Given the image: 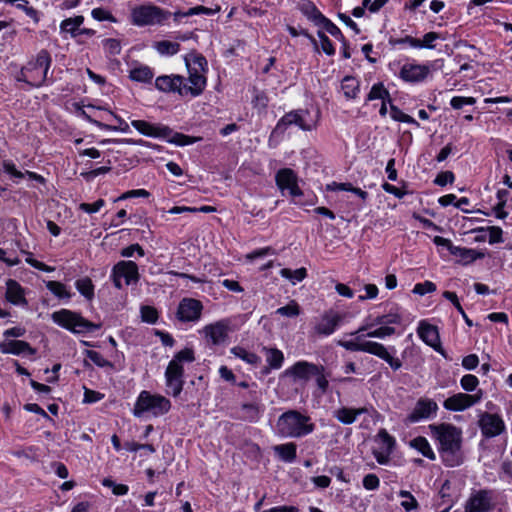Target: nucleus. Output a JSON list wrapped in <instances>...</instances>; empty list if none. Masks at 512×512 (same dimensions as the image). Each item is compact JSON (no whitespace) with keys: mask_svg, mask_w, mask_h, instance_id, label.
<instances>
[{"mask_svg":"<svg viewBox=\"0 0 512 512\" xmlns=\"http://www.w3.org/2000/svg\"><path fill=\"white\" fill-rule=\"evenodd\" d=\"M432 438L437 442V449L443 463L455 467L461 463L462 431L450 423L429 425Z\"/></svg>","mask_w":512,"mask_h":512,"instance_id":"obj_1","label":"nucleus"},{"mask_svg":"<svg viewBox=\"0 0 512 512\" xmlns=\"http://www.w3.org/2000/svg\"><path fill=\"white\" fill-rule=\"evenodd\" d=\"M315 430L311 417L299 410L290 409L282 413L275 424V434L281 438L299 439Z\"/></svg>","mask_w":512,"mask_h":512,"instance_id":"obj_2","label":"nucleus"},{"mask_svg":"<svg viewBox=\"0 0 512 512\" xmlns=\"http://www.w3.org/2000/svg\"><path fill=\"white\" fill-rule=\"evenodd\" d=\"M366 330H368V326H361L356 332L351 334L356 335L354 339L340 342V345L349 351H360L377 356L387 362L394 371L399 370L402 367L401 360L393 357L383 344L365 339L363 332Z\"/></svg>","mask_w":512,"mask_h":512,"instance_id":"obj_3","label":"nucleus"},{"mask_svg":"<svg viewBox=\"0 0 512 512\" xmlns=\"http://www.w3.org/2000/svg\"><path fill=\"white\" fill-rule=\"evenodd\" d=\"M131 125L142 135L164 139L171 144L177 146H187L196 143L201 138L191 137L179 132H174L170 127L163 124H153L145 120H133Z\"/></svg>","mask_w":512,"mask_h":512,"instance_id":"obj_4","label":"nucleus"},{"mask_svg":"<svg viewBox=\"0 0 512 512\" xmlns=\"http://www.w3.org/2000/svg\"><path fill=\"white\" fill-rule=\"evenodd\" d=\"M51 64L52 58L50 53L42 49L38 52L34 60L29 61L26 66L20 70L17 75V80L25 82L31 87H41L47 79Z\"/></svg>","mask_w":512,"mask_h":512,"instance_id":"obj_5","label":"nucleus"},{"mask_svg":"<svg viewBox=\"0 0 512 512\" xmlns=\"http://www.w3.org/2000/svg\"><path fill=\"white\" fill-rule=\"evenodd\" d=\"M51 319L58 326L74 334L92 332L98 330L101 326L100 324L90 322L82 317L81 314L69 309H60L53 312L51 314Z\"/></svg>","mask_w":512,"mask_h":512,"instance_id":"obj_6","label":"nucleus"},{"mask_svg":"<svg viewBox=\"0 0 512 512\" xmlns=\"http://www.w3.org/2000/svg\"><path fill=\"white\" fill-rule=\"evenodd\" d=\"M171 408L170 401L159 394H151L148 391H142L134 406V415L140 417L144 413H151L153 416L166 414Z\"/></svg>","mask_w":512,"mask_h":512,"instance_id":"obj_7","label":"nucleus"},{"mask_svg":"<svg viewBox=\"0 0 512 512\" xmlns=\"http://www.w3.org/2000/svg\"><path fill=\"white\" fill-rule=\"evenodd\" d=\"M171 13L158 6L148 4L140 5L131 10V23L135 26H154L162 25Z\"/></svg>","mask_w":512,"mask_h":512,"instance_id":"obj_8","label":"nucleus"},{"mask_svg":"<svg viewBox=\"0 0 512 512\" xmlns=\"http://www.w3.org/2000/svg\"><path fill=\"white\" fill-rule=\"evenodd\" d=\"M307 116H309V111L304 109L292 110L286 113L278 120L273 134H282L292 125L299 127L303 131H311L314 128V124L307 122Z\"/></svg>","mask_w":512,"mask_h":512,"instance_id":"obj_9","label":"nucleus"},{"mask_svg":"<svg viewBox=\"0 0 512 512\" xmlns=\"http://www.w3.org/2000/svg\"><path fill=\"white\" fill-rule=\"evenodd\" d=\"M493 508V491L489 489L473 491L464 504V512H490Z\"/></svg>","mask_w":512,"mask_h":512,"instance_id":"obj_10","label":"nucleus"},{"mask_svg":"<svg viewBox=\"0 0 512 512\" xmlns=\"http://www.w3.org/2000/svg\"><path fill=\"white\" fill-rule=\"evenodd\" d=\"M203 311L201 301L194 298H183L177 308L176 318L183 323L197 322Z\"/></svg>","mask_w":512,"mask_h":512,"instance_id":"obj_11","label":"nucleus"},{"mask_svg":"<svg viewBox=\"0 0 512 512\" xmlns=\"http://www.w3.org/2000/svg\"><path fill=\"white\" fill-rule=\"evenodd\" d=\"M166 392L173 397L181 394L184 386V367L183 365L168 363L165 371Z\"/></svg>","mask_w":512,"mask_h":512,"instance_id":"obj_12","label":"nucleus"},{"mask_svg":"<svg viewBox=\"0 0 512 512\" xmlns=\"http://www.w3.org/2000/svg\"><path fill=\"white\" fill-rule=\"evenodd\" d=\"M230 321L228 319H222L214 323L204 326L199 333L213 345H220L228 337L230 330Z\"/></svg>","mask_w":512,"mask_h":512,"instance_id":"obj_13","label":"nucleus"},{"mask_svg":"<svg viewBox=\"0 0 512 512\" xmlns=\"http://www.w3.org/2000/svg\"><path fill=\"white\" fill-rule=\"evenodd\" d=\"M438 411L437 403L430 398L421 397L417 400L413 410L408 414L407 421L417 423L435 417Z\"/></svg>","mask_w":512,"mask_h":512,"instance_id":"obj_14","label":"nucleus"},{"mask_svg":"<svg viewBox=\"0 0 512 512\" xmlns=\"http://www.w3.org/2000/svg\"><path fill=\"white\" fill-rule=\"evenodd\" d=\"M275 182L282 194L287 190L292 197L301 196L303 193L298 186V177L290 168H282L275 175Z\"/></svg>","mask_w":512,"mask_h":512,"instance_id":"obj_15","label":"nucleus"},{"mask_svg":"<svg viewBox=\"0 0 512 512\" xmlns=\"http://www.w3.org/2000/svg\"><path fill=\"white\" fill-rule=\"evenodd\" d=\"M483 392L478 390L476 394L470 395L466 393H457L448 397L443 406L449 411H464L475 404L479 403L482 399Z\"/></svg>","mask_w":512,"mask_h":512,"instance_id":"obj_16","label":"nucleus"},{"mask_svg":"<svg viewBox=\"0 0 512 512\" xmlns=\"http://www.w3.org/2000/svg\"><path fill=\"white\" fill-rule=\"evenodd\" d=\"M478 424L482 435L486 438L496 437L502 434L506 429L505 423L501 416L488 412L481 414Z\"/></svg>","mask_w":512,"mask_h":512,"instance_id":"obj_17","label":"nucleus"},{"mask_svg":"<svg viewBox=\"0 0 512 512\" xmlns=\"http://www.w3.org/2000/svg\"><path fill=\"white\" fill-rule=\"evenodd\" d=\"M430 74L428 65L406 63L402 66L399 77L408 83L423 82Z\"/></svg>","mask_w":512,"mask_h":512,"instance_id":"obj_18","label":"nucleus"},{"mask_svg":"<svg viewBox=\"0 0 512 512\" xmlns=\"http://www.w3.org/2000/svg\"><path fill=\"white\" fill-rule=\"evenodd\" d=\"M155 87L166 93H177L180 96H186L184 90V77L180 75H162L156 78Z\"/></svg>","mask_w":512,"mask_h":512,"instance_id":"obj_19","label":"nucleus"},{"mask_svg":"<svg viewBox=\"0 0 512 512\" xmlns=\"http://www.w3.org/2000/svg\"><path fill=\"white\" fill-rule=\"evenodd\" d=\"M342 321V316L333 311H326L319 321L314 326V331L318 335L329 336L331 335L339 326Z\"/></svg>","mask_w":512,"mask_h":512,"instance_id":"obj_20","label":"nucleus"},{"mask_svg":"<svg viewBox=\"0 0 512 512\" xmlns=\"http://www.w3.org/2000/svg\"><path fill=\"white\" fill-rule=\"evenodd\" d=\"M112 270L118 274L120 278H124L126 285L137 283L140 278L138 266L134 261L122 260L116 263Z\"/></svg>","mask_w":512,"mask_h":512,"instance_id":"obj_21","label":"nucleus"},{"mask_svg":"<svg viewBox=\"0 0 512 512\" xmlns=\"http://www.w3.org/2000/svg\"><path fill=\"white\" fill-rule=\"evenodd\" d=\"M319 373V366L307 361H298L293 366L285 370V375L293 376L295 379L307 381L314 374Z\"/></svg>","mask_w":512,"mask_h":512,"instance_id":"obj_22","label":"nucleus"},{"mask_svg":"<svg viewBox=\"0 0 512 512\" xmlns=\"http://www.w3.org/2000/svg\"><path fill=\"white\" fill-rule=\"evenodd\" d=\"M189 77L184 78V90L186 96L197 97L204 91L206 87V77L204 73L197 71H188Z\"/></svg>","mask_w":512,"mask_h":512,"instance_id":"obj_23","label":"nucleus"},{"mask_svg":"<svg viewBox=\"0 0 512 512\" xmlns=\"http://www.w3.org/2000/svg\"><path fill=\"white\" fill-rule=\"evenodd\" d=\"M0 351L3 354H30L34 355L36 350L28 342L22 340H5L0 343Z\"/></svg>","mask_w":512,"mask_h":512,"instance_id":"obj_24","label":"nucleus"},{"mask_svg":"<svg viewBox=\"0 0 512 512\" xmlns=\"http://www.w3.org/2000/svg\"><path fill=\"white\" fill-rule=\"evenodd\" d=\"M419 337L429 346L438 351L440 346L439 332L436 326L421 321L417 330Z\"/></svg>","mask_w":512,"mask_h":512,"instance_id":"obj_25","label":"nucleus"},{"mask_svg":"<svg viewBox=\"0 0 512 512\" xmlns=\"http://www.w3.org/2000/svg\"><path fill=\"white\" fill-rule=\"evenodd\" d=\"M368 413V409L365 407L361 408H349V407H340L333 411L332 415L336 418L340 423L344 425H350L354 423L358 416L362 414Z\"/></svg>","mask_w":512,"mask_h":512,"instance_id":"obj_26","label":"nucleus"},{"mask_svg":"<svg viewBox=\"0 0 512 512\" xmlns=\"http://www.w3.org/2000/svg\"><path fill=\"white\" fill-rule=\"evenodd\" d=\"M6 299L10 303L18 306L27 305V301L24 296V290L21 285L12 279L6 282Z\"/></svg>","mask_w":512,"mask_h":512,"instance_id":"obj_27","label":"nucleus"},{"mask_svg":"<svg viewBox=\"0 0 512 512\" xmlns=\"http://www.w3.org/2000/svg\"><path fill=\"white\" fill-rule=\"evenodd\" d=\"M451 254L460 258L464 264H469L477 259H482L484 257V253L480 251L459 246H455Z\"/></svg>","mask_w":512,"mask_h":512,"instance_id":"obj_28","label":"nucleus"},{"mask_svg":"<svg viewBox=\"0 0 512 512\" xmlns=\"http://www.w3.org/2000/svg\"><path fill=\"white\" fill-rule=\"evenodd\" d=\"M82 115L90 123L96 125L100 129H103V130H120L121 132H124V133H127V132L130 131V127H129L128 123L125 120H123L121 117L117 116L116 114H114L112 112H111V115L118 122V127H114V126H111V125H108V124H104V123H102L100 121L94 120L90 116H88L85 111H82Z\"/></svg>","mask_w":512,"mask_h":512,"instance_id":"obj_29","label":"nucleus"},{"mask_svg":"<svg viewBox=\"0 0 512 512\" xmlns=\"http://www.w3.org/2000/svg\"><path fill=\"white\" fill-rule=\"evenodd\" d=\"M274 451L281 460L291 463L296 459L297 445L293 442L276 445Z\"/></svg>","mask_w":512,"mask_h":512,"instance_id":"obj_30","label":"nucleus"},{"mask_svg":"<svg viewBox=\"0 0 512 512\" xmlns=\"http://www.w3.org/2000/svg\"><path fill=\"white\" fill-rule=\"evenodd\" d=\"M341 89L346 99H355L360 91V82L352 76H346L342 80Z\"/></svg>","mask_w":512,"mask_h":512,"instance_id":"obj_31","label":"nucleus"},{"mask_svg":"<svg viewBox=\"0 0 512 512\" xmlns=\"http://www.w3.org/2000/svg\"><path fill=\"white\" fill-rule=\"evenodd\" d=\"M265 353L266 362L271 369H280L284 362V354L277 348L263 347Z\"/></svg>","mask_w":512,"mask_h":512,"instance_id":"obj_32","label":"nucleus"},{"mask_svg":"<svg viewBox=\"0 0 512 512\" xmlns=\"http://www.w3.org/2000/svg\"><path fill=\"white\" fill-rule=\"evenodd\" d=\"M410 446L420 452L424 457L435 460L436 455L425 437L418 436L410 441Z\"/></svg>","mask_w":512,"mask_h":512,"instance_id":"obj_33","label":"nucleus"},{"mask_svg":"<svg viewBox=\"0 0 512 512\" xmlns=\"http://www.w3.org/2000/svg\"><path fill=\"white\" fill-rule=\"evenodd\" d=\"M387 100L389 104L392 103V99L390 96L389 91L385 88L384 84L382 82L375 83L371 89L370 92L367 95L366 102L373 101V100Z\"/></svg>","mask_w":512,"mask_h":512,"instance_id":"obj_34","label":"nucleus"},{"mask_svg":"<svg viewBox=\"0 0 512 512\" xmlns=\"http://www.w3.org/2000/svg\"><path fill=\"white\" fill-rule=\"evenodd\" d=\"M241 412L244 420L257 422L263 413V409L258 404L249 403L241 406Z\"/></svg>","mask_w":512,"mask_h":512,"instance_id":"obj_35","label":"nucleus"},{"mask_svg":"<svg viewBox=\"0 0 512 512\" xmlns=\"http://www.w3.org/2000/svg\"><path fill=\"white\" fill-rule=\"evenodd\" d=\"M153 76L154 73L152 69L146 65H141L130 70V78L136 82H150Z\"/></svg>","mask_w":512,"mask_h":512,"instance_id":"obj_36","label":"nucleus"},{"mask_svg":"<svg viewBox=\"0 0 512 512\" xmlns=\"http://www.w3.org/2000/svg\"><path fill=\"white\" fill-rule=\"evenodd\" d=\"M84 22L83 16H75L73 18H67L60 24V30L62 32L70 33L73 37L78 35L79 27Z\"/></svg>","mask_w":512,"mask_h":512,"instance_id":"obj_37","label":"nucleus"},{"mask_svg":"<svg viewBox=\"0 0 512 512\" xmlns=\"http://www.w3.org/2000/svg\"><path fill=\"white\" fill-rule=\"evenodd\" d=\"M75 287L87 300L90 301L94 298V284L89 277H83L76 280Z\"/></svg>","mask_w":512,"mask_h":512,"instance_id":"obj_38","label":"nucleus"},{"mask_svg":"<svg viewBox=\"0 0 512 512\" xmlns=\"http://www.w3.org/2000/svg\"><path fill=\"white\" fill-rule=\"evenodd\" d=\"M154 48L156 51L163 56H172L179 52L180 44L168 40H162L155 42Z\"/></svg>","mask_w":512,"mask_h":512,"instance_id":"obj_39","label":"nucleus"},{"mask_svg":"<svg viewBox=\"0 0 512 512\" xmlns=\"http://www.w3.org/2000/svg\"><path fill=\"white\" fill-rule=\"evenodd\" d=\"M280 275L295 285L297 282H301L307 277V270L304 267L298 268L296 270L283 268L280 270Z\"/></svg>","mask_w":512,"mask_h":512,"instance_id":"obj_40","label":"nucleus"},{"mask_svg":"<svg viewBox=\"0 0 512 512\" xmlns=\"http://www.w3.org/2000/svg\"><path fill=\"white\" fill-rule=\"evenodd\" d=\"M46 288L59 299H70L72 297V293L61 282L47 281Z\"/></svg>","mask_w":512,"mask_h":512,"instance_id":"obj_41","label":"nucleus"},{"mask_svg":"<svg viewBox=\"0 0 512 512\" xmlns=\"http://www.w3.org/2000/svg\"><path fill=\"white\" fill-rule=\"evenodd\" d=\"M231 353L242 359L243 361L247 362L248 364H252V365H257L258 363H260V357L253 353V352H249L247 351L245 348L243 347H240V346H236V347H233L231 349Z\"/></svg>","mask_w":512,"mask_h":512,"instance_id":"obj_42","label":"nucleus"},{"mask_svg":"<svg viewBox=\"0 0 512 512\" xmlns=\"http://www.w3.org/2000/svg\"><path fill=\"white\" fill-rule=\"evenodd\" d=\"M377 439L380 443V450L392 453L394 451L396 440L385 429H381L377 434Z\"/></svg>","mask_w":512,"mask_h":512,"instance_id":"obj_43","label":"nucleus"},{"mask_svg":"<svg viewBox=\"0 0 512 512\" xmlns=\"http://www.w3.org/2000/svg\"><path fill=\"white\" fill-rule=\"evenodd\" d=\"M444 38L440 33L431 31L426 33L422 39H418L417 49H434L436 47L435 41L443 40Z\"/></svg>","mask_w":512,"mask_h":512,"instance_id":"obj_44","label":"nucleus"},{"mask_svg":"<svg viewBox=\"0 0 512 512\" xmlns=\"http://www.w3.org/2000/svg\"><path fill=\"white\" fill-rule=\"evenodd\" d=\"M186 66L188 71L205 73L207 70V60L201 55H195L192 59L186 58Z\"/></svg>","mask_w":512,"mask_h":512,"instance_id":"obj_45","label":"nucleus"},{"mask_svg":"<svg viewBox=\"0 0 512 512\" xmlns=\"http://www.w3.org/2000/svg\"><path fill=\"white\" fill-rule=\"evenodd\" d=\"M389 105H390V116L393 120L419 126V123L413 117L404 113L402 110H400L397 106L393 105L392 103Z\"/></svg>","mask_w":512,"mask_h":512,"instance_id":"obj_46","label":"nucleus"},{"mask_svg":"<svg viewBox=\"0 0 512 512\" xmlns=\"http://www.w3.org/2000/svg\"><path fill=\"white\" fill-rule=\"evenodd\" d=\"M303 13L307 16L309 20H311L316 26L320 25V23L326 18L320 10L313 4L309 3L303 8Z\"/></svg>","mask_w":512,"mask_h":512,"instance_id":"obj_47","label":"nucleus"},{"mask_svg":"<svg viewBox=\"0 0 512 512\" xmlns=\"http://www.w3.org/2000/svg\"><path fill=\"white\" fill-rule=\"evenodd\" d=\"M443 297L449 301L452 302V304L455 306V308L457 309V311L461 314V316L463 317L465 323L468 325V326H473V322L469 319V317L467 316V314L465 313L463 307L461 306L459 300H458V297L456 295L455 292H451V291H444L443 292Z\"/></svg>","mask_w":512,"mask_h":512,"instance_id":"obj_48","label":"nucleus"},{"mask_svg":"<svg viewBox=\"0 0 512 512\" xmlns=\"http://www.w3.org/2000/svg\"><path fill=\"white\" fill-rule=\"evenodd\" d=\"M367 332L364 334L365 338H378L385 339L395 333V328L391 326H380L374 330H366Z\"/></svg>","mask_w":512,"mask_h":512,"instance_id":"obj_49","label":"nucleus"},{"mask_svg":"<svg viewBox=\"0 0 512 512\" xmlns=\"http://www.w3.org/2000/svg\"><path fill=\"white\" fill-rule=\"evenodd\" d=\"M321 27H323L330 35L340 40L343 45L346 44V39L342 34L341 30L327 17L320 23Z\"/></svg>","mask_w":512,"mask_h":512,"instance_id":"obj_50","label":"nucleus"},{"mask_svg":"<svg viewBox=\"0 0 512 512\" xmlns=\"http://www.w3.org/2000/svg\"><path fill=\"white\" fill-rule=\"evenodd\" d=\"M85 355L88 359H90L95 365L101 368L109 367L113 368V364L105 359L101 353L95 350H86Z\"/></svg>","mask_w":512,"mask_h":512,"instance_id":"obj_51","label":"nucleus"},{"mask_svg":"<svg viewBox=\"0 0 512 512\" xmlns=\"http://www.w3.org/2000/svg\"><path fill=\"white\" fill-rule=\"evenodd\" d=\"M399 496L404 499L401 502V506L406 511H414V510H416L418 508L417 500L415 499V497L409 491L400 490L399 491Z\"/></svg>","mask_w":512,"mask_h":512,"instance_id":"obj_52","label":"nucleus"},{"mask_svg":"<svg viewBox=\"0 0 512 512\" xmlns=\"http://www.w3.org/2000/svg\"><path fill=\"white\" fill-rule=\"evenodd\" d=\"M195 360L194 352L190 348H185L176 353L173 359L170 361L172 364L183 365V362L191 363Z\"/></svg>","mask_w":512,"mask_h":512,"instance_id":"obj_53","label":"nucleus"},{"mask_svg":"<svg viewBox=\"0 0 512 512\" xmlns=\"http://www.w3.org/2000/svg\"><path fill=\"white\" fill-rule=\"evenodd\" d=\"M276 314L289 318L296 317L300 314V307L297 302L291 301L286 306L278 308Z\"/></svg>","mask_w":512,"mask_h":512,"instance_id":"obj_54","label":"nucleus"},{"mask_svg":"<svg viewBox=\"0 0 512 512\" xmlns=\"http://www.w3.org/2000/svg\"><path fill=\"white\" fill-rule=\"evenodd\" d=\"M460 385L463 390L472 392L479 385V379L473 374H466L460 379Z\"/></svg>","mask_w":512,"mask_h":512,"instance_id":"obj_55","label":"nucleus"},{"mask_svg":"<svg viewBox=\"0 0 512 512\" xmlns=\"http://www.w3.org/2000/svg\"><path fill=\"white\" fill-rule=\"evenodd\" d=\"M141 318L144 322L153 324L158 319V312L154 307L142 306L141 307Z\"/></svg>","mask_w":512,"mask_h":512,"instance_id":"obj_56","label":"nucleus"},{"mask_svg":"<svg viewBox=\"0 0 512 512\" xmlns=\"http://www.w3.org/2000/svg\"><path fill=\"white\" fill-rule=\"evenodd\" d=\"M436 291L435 283L431 281H424L422 283H417L413 288V293L423 296L427 293H432Z\"/></svg>","mask_w":512,"mask_h":512,"instance_id":"obj_57","label":"nucleus"},{"mask_svg":"<svg viewBox=\"0 0 512 512\" xmlns=\"http://www.w3.org/2000/svg\"><path fill=\"white\" fill-rule=\"evenodd\" d=\"M135 253L140 257L145 255L144 249L138 243L131 244L120 251V255L125 258L133 257Z\"/></svg>","mask_w":512,"mask_h":512,"instance_id":"obj_58","label":"nucleus"},{"mask_svg":"<svg viewBox=\"0 0 512 512\" xmlns=\"http://www.w3.org/2000/svg\"><path fill=\"white\" fill-rule=\"evenodd\" d=\"M91 15L97 21L116 22V18L108 10L103 8H94Z\"/></svg>","mask_w":512,"mask_h":512,"instance_id":"obj_59","label":"nucleus"},{"mask_svg":"<svg viewBox=\"0 0 512 512\" xmlns=\"http://www.w3.org/2000/svg\"><path fill=\"white\" fill-rule=\"evenodd\" d=\"M380 486V480L376 474L370 473L364 476L363 478V487L366 490L374 491L377 490Z\"/></svg>","mask_w":512,"mask_h":512,"instance_id":"obj_60","label":"nucleus"},{"mask_svg":"<svg viewBox=\"0 0 512 512\" xmlns=\"http://www.w3.org/2000/svg\"><path fill=\"white\" fill-rule=\"evenodd\" d=\"M389 42L393 46L408 45V46H410L412 48H416V49L418 46V38H414L410 35H406L405 37H402V38L390 39Z\"/></svg>","mask_w":512,"mask_h":512,"instance_id":"obj_61","label":"nucleus"},{"mask_svg":"<svg viewBox=\"0 0 512 512\" xmlns=\"http://www.w3.org/2000/svg\"><path fill=\"white\" fill-rule=\"evenodd\" d=\"M318 37L320 39L321 48L323 52L331 56L335 54V48L330 39L325 35L324 32L318 31Z\"/></svg>","mask_w":512,"mask_h":512,"instance_id":"obj_62","label":"nucleus"},{"mask_svg":"<svg viewBox=\"0 0 512 512\" xmlns=\"http://www.w3.org/2000/svg\"><path fill=\"white\" fill-rule=\"evenodd\" d=\"M105 205L103 199H98L94 203H81L79 208L89 214L98 212Z\"/></svg>","mask_w":512,"mask_h":512,"instance_id":"obj_63","label":"nucleus"},{"mask_svg":"<svg viewBox=\"0 0 512 512\" xmlns=\"http://www.w3.org/2000/svg\"><path fill=\"white\" fill-rule=\"evenodd\" d=\"M475 103V99L473 97H463V96H454L450 105L454 109H461L464 105H473Z\"/></svg>","mask_w":512,"mask_h":512,"instance_id":"obj_64","label":"nucleus"}]
</instances>
